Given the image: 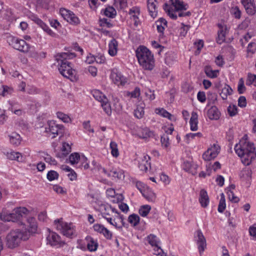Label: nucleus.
<instances>
[{
    "instance_id": "5701e85b",
    "label": "nucleus",
    "mask_w": 256,
    "mask_h": 256,
    "mask_svg": "<svg viewBox=\"0 0 256 256\" xmlns=\"http://www.w3.org/2000/svg\"><path fill=\"white\" fill-rule=\"evenodd\" d=\"M207 115L208 118L212 120H218L220 116V112L216 106H212L208 111Z\"/></svg>"
},
{
    "instance_id": "6e6d98bb",
    "label": "nucleus",
    "mask_w": 256,
    "mask_h": 256,
    "mask_svg": "<svg viewBox=\"0 0 256 256\" xmlns=\"http://www.w3.org/2000/svg\"><path fill=\"white\" fill-rule=\"evenodd\" d=\"M182 26L180 28V36H185L190 28V26L188 25H185L184 23L182 24Z\"/></svg>"
},
{
    "instance_id": "f8f14e48",
    "label": "nucleus",
    "mask_w": 256,
    "mask_h": 256,
    "mask_svg": "<svg viewBox=\"0 0 256 256\" xmlns=\"http://www.w3.org/2000/svg\"><path fill=\"white\" fill-rule=\"evenodd\" d=\"M110 78L114 82L118 85H124L126 82V78L117 69L112 70Z\"/></svg>"
},
{
    "instance_id": "ddd939ff",
    "label": "nucleus",
    "mask_w": 256,
    "mask_h": 256,
    "mask_svg": "<svg viewBox=\"0 0 256 256\" xmlns=\"http://www.w3.org/2000/svg\"><path fill=\"white\" fill-rule=\"evenodd\" d=\"M93 228L96 232L102 234L106 239L111 240L112 238V232L102 224H96L94 225Z\"/></svg>"
},
{
    "instance_id": "0e129e2a",
    "label": "nucleus",
    "mask_w": 256,
    "mask_h": 256,
    "mask_svg": "<svg viewBox=\"0 0 256 256\" xmlns=\"http://www.w3.org/2000/svg\"><path fill=\"white\" fill-rule=\"evenodd\" d=\"M100 26H107L108 28H110L112 26V24L110 22L107 18H104L100 20Z\"/></svg>"
},
{
    "instance_id": "c756f323",
    "label": "nucleus",
    "mask_w": 256,
    "mask_h": 256,
    "mask_svg": "<svg viewBox=\"0 0 256 256\" xmlns=\"http://www.w3.org/2000/svg\"><path fill=\"white\" fill-rule=\"evenodd\" d=\"M148 8L152 17H154L156 16V5L152 0H148Z\"/></svg>"
},
{
    "instance_id": "20e7f679",
    "label": "nucleus",
    "mask_w": 256,
    "mask_h": 256,
    "mask_svg": "<svg viewBox=\"0 0 256 256\" xmlns=\"http://www.w3.org/2000/svg\"><path fill=\"white\" fill-rule=\"evenodd\" d=\"M28 232H24L19 229L11 230L6 236V246L10 249L18 247L21 240H26L28 238Z\"/></svg>"
},
{
    "instance_id": "1a4fd4ad",
    "label": "nucleus",
    "mask_w": 256,
    "mask_h": 256,
    "mask_svg": "<svg viewBox=\"0 0 256 256\" xmlns=\"http://www.w3.org/2000/svg\"><path fill=\"white\" fill-rule=\"evenodd\" d=\"M194 238L198 245L200 254H202L206 248V238L200 230H198L196 231Z\"/></svg>"
},
{
    "instance_id": "09e8293b",
    "label": "nucleus",
    "mask_w": 256,
    "mask_h": 256,
    "mask_svg": "<svg viewBox=\"0 0 256 256\" xmlns=\"http://www.w3.org/2000/svg\"><path fill=\"white\" fill-rule=\"evenodd\" d=\"M112 210V207L110 206H104V210H102V215L105 219L106 217L110 216V212Z\"/></svg>"
},
{
    "instance_id": "dca6fc26",
    "label": "nucleus",
    "mask_w": 256,
    "mask_h": 256,
    "mask_svg": "<svg viewBox=\"0 0 256 256\" xmlns=\"http://www.w3.org/2000/svg\"><path fill=\"white\" fill-rule=\"evenodd\" d=\"M48 243L52 246H56L61 242L60 237L54 232H50L46 238Z\"/></svg>"
},
{
    "instance_id": "f704fd0d",
    "label": "nucleus",
    "mask_w": 256,
    "mask_h": 256,
    "mask_svg": "<svg viewBox=\"0 0 256 256\" xmlns=\"http://www.w3.org/2000/svg\"><path fill=\"white\" fill-rule=\"evenodd\" d=\"M226 207V200L224 195L223 193L220 194V199L219 202L218 210V212L222 213Z\"/></svg>"
},
{
    "instance_id": "6e6552de",
    "label": "nucleus",
    "mask_w": 256,
    "mask_h": 256,
    "mask_svg": "<svg viewBox=\"0 0 256 256\" xmlns=\"http://www.w3.org/2000/svg\"><path fill=\"white\" fill-rule=\"evenodd\" d=\"M48 126L46 128V131L53 134L52 138H54L56 135H62L64 132V126L62 125L58 124L54 121L48 122Z\"/></svg>"
},
{
    "instance_id": "de8ad7c7",
    "label": "nucleus",
    "mask_w": 256,
    "mask_h": 256,
    "mask_svg": "<svg viewBox=\"0 0 256 256\" xmlns=\"http://www.w3.org/2000/svg\"><path fill=\"white\" fill-rule=\"evenodd\" d=\"M58 177V173L54 170H50L47 174V178L50 181L56 180Z\"/></svg>"
},
{
    "instance_id": "13d9d810",
    "label": "nucleus",
    "mask_w": 256,
    "mask_h": 256,
    "mask_svg": "<svg viewBox=\"0 0 256 256\" xmlns=\"http://www.w3.org/2000/svg\"><path fill=\"white\" fill-rule=\"evenodd\" d=\"M146 156H144V158L145 159V161L143 160V162H142V163H140L139 164V168L140 169V170H142V171H145V172H146L148 170V160H146Z\"/></svg>"
},
{
    "instance_id": "5fc2aeb1",
    "label": "nucleus",
    "mask_w": 256,
    "mask_h": 256,
    "mask_svg": "<svg viewBox=\"0 0 256 256\" xmlns=\"http://www.w3.org/2000/svg\"><path fill=\"white\" fill-rule=\"evenodd\" d=\"M71 148L69 144L66 142L63 143L62 152V154L64 156H66L70 152Z\"/></svg>"
},
{
    "instance_id": "7c9ffc66",
    "label": "nucleus",
    "mask_w": 256,
    "mask_h": 256,
    "mask_svg": "<svg viewBox=\"0 0 256 256\" xmlns=\"http://www.w3.org/2000/svg\"><path fill=\"white\" fill-rule=\"evenodd\" d=\"M204 72L207 76L212 78H216L219 74L218 70H212L210 66H209L205 67Z\"/></svg>"
},
{
    "instance_id": "6ab92c4d",
    "label": "nucleus",
    "mask_w": 256,
    "mask_h": 256,
    "mask_svg": "<svg viewBox=\"0 0 256 256\" xmlns=\"http://www.w3.org/2000/svg\"><path fill=\"white\" fill-rule=\"evenodd\" d=\"M242 4L244 6L246 12L250 15H254L256 12L254 4L251 0H245Z\"/></svg>"
},
{
    "instance_id": "f257e3e1",
    "label": "nucleus",
    "mask_w": 256,
    "mask_h": 256,
    "mask_svg": "<svg viewBox=\"0 0 256 256\" xmlns=\"http://www.w3.org/2000/svg\"><path fill=\"white\" fill-rule=\"evenodd\" d=\"M76 55L73 52H62L56 56V60L58 62V70L64 77L70 79L72 82L78 80L76 72L72 69L70 62L68 60L76 57Z\"/></svg>"
},
{
    "instance_id": "72a5a7b5",
    "label": "nucleus",
    "mask_w": 256,
    "mask_h": 256,
    "mask_svg": "<svg viewBox=\"0 0 256 256\" xmlns=\"http://www.w3.org/2000/svg\"><path fill=\"white\" fill-rule=\"evenodd\" d=\"M94 98L98 101L102 102L104 98H107L99 90H94L92 92Z\"/></svg>"
},
{
    "instance_id": "423d86ee",
    "label": "nucleus",
    "mask_w": 256,
    "mask_h": 256,
    "mask_svg": "<svg viewBox=\"0 0 256 256\" xmlns=\"http://www.w3.org/2000/svg\"><path fill=\"white\" fill-rule=\"evenodd\" d=\"M54 224L56 229L66 237L72 238L76 236L72 224L64 222L62 220H55Z\"/></svg>"
},
{
    "instance_id": "69168bd1",
    "label": "nucleus",
    "mask_w": 256,
    "mask_h": 256,
    "mask_svg": "<svg viewBox=\"0 0 256 256\" xmlns=\"http://www.w3.org/2000/svg\"><path fill=\"white\" fill-rule=\"evenodd\" d=\"M198 100L201 102L203 103L206 102V96L204 92H199L197 95Z\"/></svg>"
},
{
    "instance_id": "e433bc0d",
    "label": "nucleus",
    "mask_w": 256,
    "mask_h": 256,
    "mask_svg": "<svg viewBox=\"0 0 256 256\" xmlns=\"http://www.w3.org/2000/svg\"><path fill=\"white\" fill-rule=\"evenodd\" d=\"M104 14L106 16L114 18L116 14V12L112 6H109L105 8Z\"/></svg>"
},
{
    "instance_id": "e2e57ef3",
    "label": "nucleus",
    "mask_w": 256,
    "mask_h": 256,
    "mask_svg": "<svg viewBox=\"0 0 256 256\" xmlns=\"http://www.w3.org/2000/svg\"><path fill=\"white\" fill-rule=\"evenodd\" d=\"M246 105V100L244 96H240L238 100V106L241 108H244Z\"/></svg>"
},
{
    "instance_id": "c03bdc74",
    "label": "nucleus",
    "mask_w": 256,
    "mask_h": 256,
    "mask_svg": "<svg viewBox=\"0 0 256 256\" xmlns=\"http://www.w3.org/2000/svg\"><path fill=\"white\" fill-rule=\"evenodd\" d=\"M42 156L45 162L50 164L56 165L57 164V162L56 160L48 154L44 153V156Z\"/></svg>"
},
{
    "instance_id": "2f4dec72",
    "label": "nucleus",
    "mask_w": 256,
    "mask_h": 256,
    "mask_svg": "<svg viewBox=\"0 0 256 256\" xmlns=\"http://www.w3.org/2000/svg\"><path fill=\"white\" fill-rule=\"evenodd\" d=\"M232 88L228 85L225 84L222 88L220 95L223 100H226L228 96L232 94Z\"/></svg>"
},
{
    "instance_id": "c85d7f7f",
    "label": "nucleus",
    "mask_w": 256,
    "mask_h": 256,
    "mask_svg": "<svg viewBox=\"0 0 256 256\" xmlns=\"http://www.w3.org/2000/svg\"><path fill=\"white\" fill-rule=\"evenodd\" d=\"M144 103L141 102L137 106L136 108L134 111V115L136 118L140 119L144 116Z\"/></svg>"
},
{
    "instance_id": "bb28decb",
    "label": "nucleus",
    "mask_w": 256,
    "mask_h": 256,
    "mask_svg": "<svg viewBox=\"0 0 256 256\" xmlns=\"http://www.w3.org/2000/svg\"><path fill=\"white\" fill-rule=\"evenodd\" d=\"M183 168L186 172H188L192 174H195L196 173L197 166L192 164L190 162H184Z\"/></svg>"
},
{
    "instance_id": "4468645a",
    "label": "nucleus",
    "mask_w": 256,
    "mask_h": 256,
    "mask_svg": "<svg viewBox=\"0 0 256 256\" xmlns=\"http://www.w3.org/2000/svg\"><path fill=\"white\" fill-rule=\"evenodd\" d=\"M26 215L24 218H26V223L24 224L27 226L29 232L34 233L36 231L37 224L34 218L29 216L26 217Z\"/></svg>"
},
{
    "instance_id": "0eeeda50",
    "label": "nucleus",
    "mask_w": 256,
    "mask_h": 256,
    "mask_svg": "<svg viewBox=\"0 0 256 256\" xmlns=\"http://www.w3.org/2000/svg\"><path fill=\"white\" fill-rule=\"evenodd\" d=\"M9 44L14 49L24 53H27L30 49V45L24 40L13 37L10 38Z\"/></svg>"
},
{
    "instance_id": "79ce46f5",
    "label": "nucleus",
    "mask_w": 256,
    "mask_h": 256,
    "mask_svg": "<svg viewBox=\"0 0 256 256\" xmlns=\"http://www.w3.org/2000/svg\"><path fill=\"white\" fill-rule=\"evenodd\" d=\"M252 84H254V85L256 86V75L248 73L246 81V84L250 86Z\"/></svg>"
},
{
    "instance_id": "4d7b16f0",
    "label": "nucleus",
    "mask_w": 256,
    "mask_h": 256,
    "mask_svg": "<svg viewBox=\"0 0 256 256\" xmlns=\"http://www.w3.org/2000/svg\"><path fill=\"white\" fill-rule=\"evenodd\" d=\"M195 46L197 48V50L195 52L196 54H198L200 52V50L204 46V42L202 40H199L198 42H194Z\"/></svg>"
},
{
    "instance_id": "9b49d317",
    "label": "nucleus",
    "mask_w": 256,
    "mask_h": 256,
    "mask_svg": "<svg viewBox=\"0 0 256 256\" xmlns=\"http://www.w3.org/2000/svg\"><path fill=\"white\" fill-rule=\"evenodd\" d=\"M60 13L64 18L70 24H77L80 23L78 18L71 11L63 9L60 10Z\"/></svg>"
},
{
    "instance_id": "37998d69",
    "label": "nucleus",
    "mask_w": 256,
    "mask_h": 256,
    "mask_svg": "<svg viewBox=\"0 0 256 256\" xmlns=\"http://www.w3.org/2000/svg\"><path fill=\"white\" fill-rule=\"evenodd\" d=\"M129 14L131 15V18L133 20L138 19L140 9L138 8L134 7L130 10Z\"/></svg>"
},
{
    "instance_id": "39448f33",
    "label": "nucleus",
    "mask_w": 256,
    "mask_h": 256,
    "mask_svg": "<svg viewBox=\"0 0 256 256\" xmlns=\"http://www.w3.org/2000/svg\"><path fill=\"white\" fill-rule=\"evenodd\" d=\"M28 212V210L24 207L14 208L11 213L4 210L2 212L0 218L2 220L6 222H16L20 220L21 219L23 220V217L27 214Z\"/></svg>"
},
{
    "instance_id": "bf43d9fd",
    "label": "nucleus",
    "mask_w": 256,
    "mask_h": 256,
    "mask_svg": "<svg viewBox=\"0 0 256 256\" xmlns=\"http://www.w3.org/2000/svg\"><path fill=\"white\" fill-rule=\"evenodd\" d=\"M98 247L97 243L95 242L94 240H91L90 242L88 244V248L89 250L95 251L96 250Z\"/></svg>"
},
{
    "instance_id": "9d476101",
    "label": "nucleus",
    "mask_w": 256,
    "mask_h": 256,
    "mask_svg": "<svg viewBox=\"0 0 256 256\" xmlns=\"http://www.w3.org/2000/svg\"><path fill=\"white\" fill-rule=\"evenodd\" d=\"M220 146L216 144L209 148L203 154L202 158L204 160L209 161L217 156L220 152Z\"/></svg>"
},
{
    "instance_id": "c9c22d12",
    "label": "nucleus",
    "mask_w": 256,
    "mask_h": 256,
    "mask_svg": "<svg viewBox=\"0 0 256 256\" xmlns=\"http://www.w3.org/2000/svg\"><path fill=\"white\" fill-rule=\"evenodd\" d=\"M110 148L111 150L112 155L115 158L119 156V152L118 148V144L115 142H111L110 143Z\"/></svg>"
},
{
    "instance_id": "a19ab883",
    "label": "nucleus",
    "mask_w": 256,
    "mask_h": 256,
    "mask_svg": "<svg viewBox=\"0 0 256 256\" xmlns=\"http://www.w3.org/2000/svg\"><path fill=\"white\" fill-rule=\"evenodd\" d=\"M156 112L164 118H168L169 120H172V115L164 108H156Z\"/></svg>"
},
{
    "instance_id": "58836bf2",
    "label": "nucleus",
    "mask_w": 256,
    "mask_h": 256,
    "mask_svg": "<svg viewBox=\"0 0 256 256\" xmlns=\"http://www.w3.org/2000/svg\"><path fill=\"white\" fill-rule=\"evenodd\" d=\"M80 157L81 156L78 153L74 152L72 154L69 156V160L70 163L72 164H78Z\"/></svg>"
},
{
    "instance_id": "a211bd4d",
    "label": "nucleus",
    "mask_w": 256,
    "mask_h": 256,
    "mask_svg": "<svg viewBox=\"0 0 256 256\" xmlns=\"http://www.w3.org/2000/svg\"><path fill=\"white\" fill-rule=\"evenodd\" d=\"M106 219L108 222L114 226L116 228H120L124 226V218L122 216H118L114 220L110 216L106 217Z\"/></svg>"
},
{
    "instance_id": "2eb2a0df",
    "label": "nucleus",
    "mask_w": 256,
    "mask_h": 256,
    "mask_svg": "<svg viewBox=\"0 0 256 256\" xmlns=\"http://www.w3.org/2000/svg\"><path fill=\"white\" fill-rule=\"evenodd\" d=\"M218 26L219 30L218 32V36L216 41L218 43L221 44L225 40L227 28L226 26L224 24H218Z\"/></svg>"
},
{
    "instance_id": "f03ea898",
    "label": "nucleus",
    "mask_w": 256,
    "mask_h": 256,
    "mask_svg": "<svg viewBox=\"0 0 256 256\" xmlns=\"http://www.w3.org/2000/svg\"><path fill=\"white\" fill-rule=\"evenodd\" d=\"M236 152L240 157L242 162L246 166L250 164L256 157L255 147L253 143L242 139L234 146Z\"/></svg>"
},
{
    "instance_id": "cd10ccee",
    "label": "nucleus",
    "mask_w": 256,
    "mask_h": 256,
    "mask_svg": "<svg viewBox=\"0 0 256 256\" xmlns=\"http://www.w3.org/2000/svg\"><path fill=\"white\" fill-rule=\"evenodd\" d=\"M6 156L10 160H16L18 162H22L23 160L22 156L20 153L14 151L7 152Z\"/></svg>"
},
{
    "instance_id": "473e14b6",
    "label": "nucleus",
    "mask_w": 256,
    "mask_h": 256,
    "mask_svg": "<svg viewBox=\"0 0 256 256\" xmlns=\"http://www.w3.org/2000/svg\"><path fill=\"white\" fill-rule=\"evenodd\" d=\"M100 103L101 106H102L104 110L108 116H110L112 114V109L108 98H104L103 101Z\"/></svg>"
},
{
    "instance_id": "4be33fe9",
    "label": "nucleus",
    "mask_w": 256,
    "mask_h": 256,
    "mask_svg": "<svg viewBox=\"0 0 256 256\" xmlns=\"http://www.w3.org/2000/svg\"><path fill=\"white\" fill-rule=\"evenodd\" d=\"M172 5L176 11H181L188 9V4H184L183 2L179 0H170Z\"/></svg>"
},
{
    "instance_id": "052dcab7",
    "label": "nucleus",
    "mask_w": 256,
    "mask_h": 256,
    "mask_svg": "<svg viewBox=\"0 0 256 256\" xmlns=\"http://www.w3.org/2000/svg\"><path fill=\"white\" fill-rule=\"evenodd\" d=\"M40 28L48 34L52 36L54 35V33L49 28V27L44 22H43L42 24L41 25Z\"/></svg>"
},
{
    "instance_id": "774afa93",
    "label": "nucleus",
    "mask_w": 256,
    "mask_h": 256,
    "mask_svg": "<svg viewBox=\"0 0 256 256\" xmlns=\"http://www.w3.org/2000/svg\"><path fill=\"white\" fill-rule=\"evenodd\" d=\"M247 50L248 52L254 53L256 50V44L250 42L248 46Z\"/></svg>"
},
{
    "instance_id": "393cba45",
    "label": "nucleus",
    "mask_w": 256,
    "mask_h": 256,
    "mask_svg": "<svg viewBox=\"0 0 256 256\" xmlns=\"http://www.w3.org/2000/svg\"><path fill=\"white\" fill-rule=\"evenodd\" d=\"M108 54L111 56H114L117 53L118 42L114 39H112L108 44Z\"/></svg>"
},
{
    "instance_id": "864d4df0",
    "label": "nucleus",
    "mask_w": 256,
    "mask_h": 256,
    "mask_svg": "<svg viewBox=\"0 0 256 256\" xmlns=\"http://www.w3.org/2000/svg\"><path fill=\"white\" fill-rule=\"evenodd\" d=\"M246 90V87L244 85V82L242 78H240V80L238 87V91L240 94H242Z\"/></svg>"
},
{
    "instance_id": "3c124183",
    "label": "nucleus",
    "mask_w": 256,
    "mask_h": 256,
    "mask_svg": "<svg viewBox=\"0 0 256 256\" xmlns=\"http://www.w3.org/2000/svg\"><path fill=\"white\" fill-rule=\"evenodd\" d=\"M227 194L228 195V199L230 201L234 202H238L240 200L239 198L234 196V194L232 191L228 190Z\"/></svg>"
},
{
    "instance_id": "a18cd8bd",
    "label": "nucleus",
    "mask_w": 256,
    "mask_h": 256,
    "mask_svg": "<svg viewBox=\"0 0 256 256\" xmlns=\"http://www.w3.org/2000/svg\"><path fill=\"white\" fill-rule=\"evenodd\" d=\"M80 161L81 162L80 166L84 167V170H87L90 168L89 164L88 162V158L84 155L81 156Z\"/></svg>"
},
{
    "instance_id": "4c0bfd02",
    "label": "nucleus",
    "mask_w": 256,
    "mask_h": 256,
    "mask_svg": "<svg viewBox=\"0 0 256 256\" xmlns=\"http://www.w3.org/2000/svg\"><path fill=\"white\" fill-rule=\"evenodd\" d=\"M128 222L133 226H137L140 222V217L138 214H132L128 216Z\"/></svg>"
},
{
    "instance_id": "aec40b11",
    "label": "nucleus",
    "mask_w": 256,
    "mask_h": 256,
    "mask_svg": "<svg viewBox=\"0 0 256 256\" xmlns=\"http://www.w3.org/2000/svg\"><path fill=\"white\" fill-rule=\"evenodd\" d=\"M199 202L203 208H206L209 204V198L206 190L202 189L200 191Z\"/></svg>"
},
{
    "instance_id": "680f3d73",
    "label": "nucleus",
    "mask_w": 256,
    "mask_h": 256,
    "mask_svg": "<svg viewBox=\"0 0 256 256\" xmlns=\"http://www.w3.org/2000/svg\"><path fill=\"white\" fill-rule=\"evenodd\" d=\"M7 118L8 116L5 114V110L0 109V124H3Z\"/></svg>"
},
{
    "instance_id": "a878e982",
    "label": "nucleus",
    "mask_w": 256,
    "mask_h": 256,
    "mask_svg": "<svg viewBox=\"0 0 256 256\" xmlns=\"http://www.w3.org/2000/svg\"><path fill=\"white\" fill-rule=\"evenodd\" d=\"M10 142L15 146H18L21 142V137L16 132H12L11 134L9 135Z\"/></svg>"
},
{
    "instance_id": "f3484780",
    "label": "nucleus",
    "mask_w": 256,
    "mask_h": 256,
    "mask_svg": "<svg viewBox=\"0 0 256 256\" xmlns=\"http://www.w3.org/2000/svg\"><path fill=\"white\" fill-rule=\"evenodd\" d=\"M146 240L152 246L156 247L158 252L156 254H160L162 252L163 253V250L158 246L159 242L156 236L150 234L147 236Z\"/></svg>"
},
{
    "instance_id": "ea45409f",
    "label": "nucleus",
    "mask_w": 256,
    "mask_h": 256,
    "mask_svg": "<svg viewBox=\"0 0 256 256\" xmlns=\"http://www.w3.org/2000/svg\"><path fill=\"white\" fill-rule=\"evenodd\" d=\"M151 209V207L149 205H144L140 207L139 210V214L142 216H146Z\"/></svg>"
},
{
    "instance_id": "7ed1b4c3",
    "label": "nucleus",
    "mask_w": 256,
    "mask_h": 256,
    "mask_svg": "<svg viewBox=\"0 0 256 256\" xmlns=\"http://www.w3.org/2000/svg\"><path fill=\"white\" fill-rule=\"evenodd\" d=\"M139 64L146 70H151L154 66V56L151 52L144 46H140L136 51Z\"/></svg>"
},
{
    "instance_id": "8fccbe9b",
    "label": "nucleus",
    "mask_w": 256,
    "mask_h": 256,
    "mask_svg": "<svg viewBox=\"0 0 256 256\" xmlns=\"http://www.w3.org/2000/svg\"><path fill=\"white\" fill-rule=\"evenodd\" d=\"M202 136V134L201 132H197V133H189L186 136V138L187 140V143H189V141L190 139H194L196 137L201 138Z\"/></svg>"
},
{
    "instance_id": "338daca9",
    "label": "nucleus",
    "mask_w": 256,
    "mask_h": 256,
    "mask_svg": "<svg viewBox=\"0 0 256 256\" xmlns=\"http://www.w3.org/2000/svg\"><path fill=\"white\" fill-rule=\"evenodd\" d=\"M161 142L162 146L167 148L169 144L168 138L167 135L164 134L161 136Z\"/></svg>"
},
{
    "instance_id": "603ef678",
    "label": "nucleus",
    "mask_w": 256,
    "mask_h": 256,
    "mask_svg": "<svg viewBox=\"0 0 256 256\" xmlns=\"http://www.w3.org/2000/svg\"><path fill=\"white\" fill-rule=\"evenodd\" d=\"M228 112L230 116H235L238 112V108L236 106H230L228 108Z\"/></svg>"
},
{
    "instance_id": "49530a36",
    "label": "nucleus",
    "mask_w": 256,
    "mask_h": 256,
    "mask_svg": "<svg viewBox=\"0 0 256 256\" xmlns=\"http://www.w3.org/2000/svg\"><path fill=\"white\" fill-rule=\"evenodd\" d=\"M56 115L58 118L64 122H68L70 121V118L66 114L62 112H58L56 113Z\"/></svg>"
},
{
    "instance_id": "b1692460",
    "label": "nucleus",
    "mask_w": 256,
    "mask_h": 256,
    "mask_svg": "<svg viewBox=\"0 0 256 256\" xmlns=\"http://www.w3.org/2000/svg\"><path fill=\"white\" fill-rule=\"evenodd\" d=\"M198 116L196 112H192V116L190 120V130L192 131H196L198 130Z\"/></svg>"
},
{
    "instance_id": "412c9836",
    "label": "nucleus",
    "mask_w": 256,
    "mask_h": 256,
    "mask_svg": "<svg viewBox=\"0 0 256 256\" xmlns=\"http://www.w3.org/2000/svg\"><path fill=\"white\" fill-rule=\"evenodd\" d=\"M143 196L148 202H154L156 198V194L153 192L152 189L148 187H146V189H144V192L142 194Z\"/></svg>"
}]
</instances>
